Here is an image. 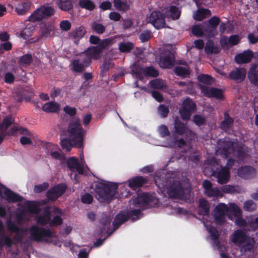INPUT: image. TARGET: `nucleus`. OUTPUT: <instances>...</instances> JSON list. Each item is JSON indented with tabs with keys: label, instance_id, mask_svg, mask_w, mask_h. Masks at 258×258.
Instances as JSON below:
<instances>
[{
	"label": "nucleus",
	"instance_id": "1",
	"mask_svg": "<svg viewBox=\"0 0 258 258\" xmlns=\"http://www.w3.org/2000/svg\"><path fill=\"white\" fill-rule=\"evenodd\" d=\"M39 203L36 202H27L24 204L23 210L21 213L17 215L18 223L29 219L28 216L36 214V220L37 223L44 225L49 223L50 225H59L62 222V219L60 215L61 212L60 209L53 207L48 208L44 210V214H37L40 210Z\"/></svg>",
	"mask_w": 258,
	"mask_h": 258
},
{
	"label": "nucleus",
	"instance_id": "2",
	"mask_svg": "<svg viewBox=\"0 0 258 258\" xmlns=\"http://www.w3.org/2000/svg\"><path fill=\"white\" fill-rule=\"evenodd\" d=\"M155 182L162 192L167 190L168 196L172 198L184 200L188 197L189 190V182L186 178L179 180L174 176L168 179L167 181H162L161 177H156Z\"/></svg>",
	"mask_w": 258,
	"mask_h": 258
},
{
	"label": "nucleus",
	"instance_id": "3",
	"mask_svg": "<svg viewBox=\"0 0 258 258\" xmlns=\"http://www.w3.org/2000/svg\"><path fill=\"white\" fill-rule=\"evenodd\" d=\"M231 220L235 219V223L239 226H245L246 222L241 217V211L238 206L233 203L229 204V206L225 204H219L213 211L215 222L218 224L223 223L225 215Z\"/></svg>",
	"mask_w": 258,
	"mask_h": 258
},
{
	"label": "nucleus",
	"instance_id": "4",
	"mask_svg": "<svg viewBox=\"0 0 258 258\" xmlns=\"http://www.w3.org/2000/svg\"><path fill=\"white\" fill-rule=\"evenodd\" d=\"M117 184L107 181L98 182L95 184V197L102 203L108 202L116 195Z\"/></svg>",
	"mask_w": 258,
	"mask_h": 258
},
{
	"label": "nucleus",
	"instance_id": "5",
	"mask_svg": "<svg viewBox=\"0 0 258 258\" xmlns=\"http://www.w3.org/2000/svg\"><path fill=\"white\" fill-rule=\"evenodd\" d=\"M236 144L234 143H231L229 141L220 140L218 142L217 149L216 150V154L217 155H220L224 158L228 156H237L239 159H242L245 157L247 154L243 149H234L236 148Z\"/></svg>",
	"mask_w": 258,
	"mask_h": 258
},
{
	"label": "nucleus",
	"instance_id": "6",
	"mask_svg": "<svg viewBox=\"0 0 258 258\" xmlns=\"http://www.w3.org/2000/svg\"><path fill=\"white\" fill-rule=\"evenodd\" d=\"M90 41L91 43L98 44V45L89 48L85 52L88 60L85 61L84 62L86 63V61L87 63L90 62L91 58H99L101 55V50L112 44L114 43V39L109 38L100 41L98 37L92 35L90 37Z\"/></svg>",
	"mask_w": 258,
	"mask_h": 258
},
{
	"label": "nucleus",
	"instance_id": "7",
	"mask_svg": "<svg viewBox=\"0 0 258 258\" xmlns=\"http://www.w3.org/2000/svg\"><path fill=\"white\" fill-rule=\"evenodd\" d=\"M68 133L69 137L74 142L75 147L80 148L83 147L85 131L78 119H75L69 124Z\"/></svg>",
	"mask_w": 258,
	"mask_h": 258
},
{
	"label": "nucleus",
	"instance_id": "8",
	"mask_svg": "<svg viewBox=\"0 0 258 258\" xmlns=\"http://www.w3.org/2000/svg\"><path fill=\"white\" fill-rule=\"evenodd\" d=\"M30 238L38 241H44L47 242H52L55 245L60 246L56 240L57 237L51 231L40 228L38 226H32L30 230Z\"/></svg>",
	"mask_w": 258,
	"mask_h": 258
},
{
	"label": "nucleus",
	"instance_id": "9",
	"mask_svg": "<svg viewBox=\"0 0 258 258\" xmlns=\"http://www.w3.org/2000/svg\"><path fill=\"white\" fill-rule=\"evenodd\" d=\"M230 241L234 244L244 249H250L254 245L253 238L248 237L242 230H235L230 236Z\"/></svg>",
	"mask_w": 258,
	"mask_h": 258
},
{
	"label": "nucleus",
	"instance_id": "10",
	"mask_svg": "<svg viewBox=\"0 0 258 258\" xmlns=\"http://www.w3.org/2000/svg\"><path fill=\"white\" fill-rule=\"evenodd\" d=\"M209 164L212 167L211 173L217 178L219 183L222 184L228 181L229 174L227 167H223L219 171L215 170L218 169L219 164L215 159H212Z\"/></svg>",
	"mask_w": 258,
	"mask_h": 258
},
{
	"label": "nucleus",
	"instance_id": "11",
	"mask_svg": "<svg viewBox=\"0 0 258 258\" xmlns=\"http://www.w3.org/2000/svg\"><path fill=\"white\" fill-rule=\"evenodd\" d=\"M154 197L148 193L139 194L137 198L133 200L135 207L142 209L148 208L152 206L151 203H154Z\"/></svg>",
	"mask_w": 258,
	"mask_h": 258
},
{
	"label": "nucleus",
	"instance_id": "12",
	"mask_svg": "<svg viewBox=\"0 0 258 258\" xmlns=\"http://www.w3.org/2000/svg\"><path fill=\"white\" fill-rule=\"evenodd\" d=\"M54 10L49 6H42L37 9L29 17L30 22H35L52 15Z\"/></svg>",
	"mask_w": 258,
	"mask_h": 258
},
{
	"label": "nucleus",
	"instance_id": "13",
	"mask_svg": "<svg viewBox=\"0 0 258 258\" xmlns=\"http://www.w3.org/2000/svg\"><path fill=\"white\" fill-rule=\"evenodd\" d=\"M163 13L160 11H154L147 18V22L151 23L155 28L158 29L164 28L165 26V21Z\"/></svg>",
	"mask_w": 258,
	"mask_h": 258
},
{
	"label": "nucleus",
	"instance_id": "14",
	"mask_svg": "<svg viewBox=\"0 0 258 258\" xmlns=\"http://www.w3.org/2000/svg\"><path fill=\"white\" fill-rule=\"evenodd\" d=\"M196 109L195 104L189 98L185 99L182 104V107L179 110V113L183 120H188L191 116V113Z\"/></svg>",
	"mask_w": 258,
	"mask_h": 258
},
{
	"label": "nucleus",
	"instance_id": "15",
	"mask_svg": "<svg viewBox=\"0 0 258 258\" xmlns=\"http://www.w3.org/2000/svg\"><path fill=\"white\" fill-rule=\"evenodd\" d=\"M202 93L205 96L217 99L224 98V90L217 88L210 87L201 85L200 86Z\"/></svg>",
	"mask_w": 258,
	"mask_h": 258
},
{
	"label": "nucleus",
	"instance_id": "16",
	"mask_svg": "<svg viewBox=\"0 0 258 258\" xmlns=\"http://www.w3.org/2000/svg\"><path fill=\"white\" fill-rule=\"evenodd\" d=\"M68 167L73 171H77L79 174L83 173V169L85 167V162L84 159V155L82 153L80 154V162L75 157H72L68 159L67 161Z\"/></svg>",
	"mask_w": 258,
	"mask_h": 258
},
{
	"label": "nucleus",
	"instance_id": "17",
	"mask_svg": "<svg viewBox=\"0 0 258 258\" xmlns=\"http://www.w3.org/2000/svg\"><path fill=\"white\" fill-rule=\"evenodd\" d=\"M46 149L47 153L50 155L51 158L57 159L60 162L63 161V156L58 146L48 143L46 144Z\"/></svg>",
	"mask_w": 258,
	"mask_h": 258
},
{
	"label": "nucleus",
	"instance_id": "18",
	"mask_svg": "<svg viewBox=\"0 0 258 258\" xmlns=\"http://www.w3.org/2000/svg\"><path fill=\"white\" fill-rule=\"evenodd\" d=\"M66 188L65 184L57 185L48 191L47 197L50 200H54L60 197L64 192Z\"/></svg>",
	"mask_w": 258,
	"mask_h": 258
},
{
	"label": "nucleus",
	"instance_id": "19",
	"mask_svg": "<svg viewBox=\"0 0 258 258\" xmlns=\"http://www.w3.org/2000/svg\"><path fill=\"white\" fill-rule=\"evenodd\" d=\"M0 197L8 202H15L21 200V197L7 188L0 185Z\"/></svg>",
	"mask_w": 258,
	"mask_h": 258
},
{
	"label": "nucleus",
	"instance_id": "20",
	"mask_svg": "<svg viewBox=\"0 0 258 258\" xmlns=\"http://www.w3.org/2000/svg\"><path fill=\"white\" fill-rule=\"evenodd\" d=\"M132 72L137 76L140 77L143 74L145 76L157 77L158 72L152 67H148L146 69L137 68L135 65L132 67Z\"/></svg>",
	"mask_w": 258,
	"mask_h": 258
},
{
	"label": "nucleus",
	"instance_id": "21",
	"mask_svg": "<svg viewBox=\"0 0 258 258\" xmlns=\"http://www.w3.org/2000/svg\"><path fill=\"white\" fill-rule=\"evenodd\" d=\"M203 186L205 188V194L209 197H218L222 196V193L219 189L217 187L212 188L211 183L205 180L203 183Z\"/></svg>",
	"mask_w": 258,
	"mask_h": 258
},
{
	"label": "nucleus",
	"instance_id": "22",
	"mask_svg": "<svg viewBox=\"0 0 258 258\" xmlns=\"http://www.w3.org/2000/svg\"><path fill=\"white\" fill-rule=\"evenodd\" d=\"M246 73V71L244 68H236L230 73L229 77L234 81L239 82L244 79Z\"/></svg>",
	"mask_w": 258,
	"mask_h": 258
},
{
	"label": "nucleus",
	"instance_id": "23",
	"mask_svg": "<svg viewBox=\"0 0 258 258\" xmlns=\"http://www.w3.org/2000/svg\"><path fill=\"white\" fill-rule=\"evenodd\" d=\"M203 223L206 227L210 237L216 245L217 248L219 249L220 248L218 246V243H217V239L219 237V233L217 230L214 227L211 226V223L209 221L206 220L205 218L203 219Z\"/></svg>",
	"mask_w": 258,
	"mask_h": 258
},
{
	"label": "nucleus",
	"instance_id": "24",
	"mask_svg": "<svg viewBox=\"0 0 258 258\" xmlns=\"http://www.w3.org/2000/svg\"><path fill=\"white\" fill-rule=\"evenodd\" d=\"M220 20L218 17H212L209 21V25L206 28V34H207V36L210 37L214 36L216 33V28L217 26L219 24Z\"/></svg>",
	"mask_w": 258,
	"mask_h": 258
},
{
	"label": "nucleus",
	"instance_id": "25",
	"mask_svg": "<svg viewBox=\"0 0 258 258\" xmlns=\"http://www.w3.org/2000/svg\"><path fill=\"white\" fill-rule=\"evenodd\" d=\"M180 10L175 6H171L165 11L164 17L169 20H175L179 18Z\"/></svg>",
	"mask_w": 258,
	"mask_h": 258
},
{
	"label": "nucleus",
	"instance_id": "26",
	"mask_svg": "<svg viewBox=\"0 0 258 258\" xmlns=\"http://www.w3.org/2000/svg\"><path fill=\"white\" fill-rule=\"evenodd\" d=\"M252 57V53L249 50L237 55L235 57V61L239 64L249 62Z\"/></svg>",
	"mask_w": 258,
	"mask_h": 258
},
{
	"label": "nucleus",
	"instance_id": "27",
	"mask_svg": "<svg viewBox=\"0 0 258 258\" xmlns=\"http://www.w3.org/2000/svg\"><path fill=\"white\" fill-rule=\"evenodd\" d=\"M254 169L251 167L244 166L239 168L237 171L238 176L242 178H249L255 174Z\"/></svg>",
	"mask_w": 258,
	"mask_h": 258
},
{
	"label": "nucleus",
	"instance_id": "28",
	"mask_svg": "<svg viewBox=\"0 0 258 258\" xmlns=\"http://www.w3.org/2000/svg\"><path fill=\"white\" fill-rule=\"evenodd\" d=\"M239 40L240 39L238 36L233 35L230 36L228 39L222 38L220 40V42L222 47L226 48L229 45L232 46L236 45L238 43Z\"/></svg>",
	"mask_w": 258,
	"mask_h": 258
},
{
	"label": "nucleus",
	"instance_id": "29",
	"mask_svg": "<svg viewBox=\"0 0 258 258\" xmlns=\"http://www.w3.org/2000/svg\"><path fill=\"white\" fill-rule=\"evenodd\" d=\"M174 128L176 133L179 135H183L185 133L189 132L190 135H194L193 133L188 131L184 123L178 118L176 119L174 121Z\"/></svg>",
	"mask_w": 258,
	"mask_h": 258
},
{
	"label": "nucleus",
	"instance_id": "30",
	"mask_svg": "<svg viewBox=\"0 0 258 258\" xmlns=\"http://www.w3.org/2000/svg\"><path fill=\"white\" fill-rule=\"evenodd\" d=\"M146 182L147 180L142 177H137L128 181V186L133 189L141 186Z\"/></svg>",
	"mask_w": 258,
	"mask_h": 258
},
{
	"label": "nucleus",
	"instance_id": "31",
	"mask_svg": "<svg viewBox=\"0 0 258 258\" xmlns=\"http://www.w3.org/2000/svg\"><path fill=\"white\" fill-rule=\"evenodd\" d=\"M59 109V105L55 102H47L42 107V110L46 112H56Z\"/></svg>",
	"mask_w": 258,
	"mask_h": 258
},
{
	"label": "nucleus",
	"instance_id": "32",
	"mask_svg": "<svg viewBox=\"0 0 258 258\" xmlns=\"http://www.w3.org/2000/svg\"><path fill=\"white\" fill-rule=\"evenodd\" d=\"M209 204L203 199L199 200V212L200 215L207 216L209 214Z\"/></svg>",
	"mask_w": 258,
	"mask_h": 258
},
{
	"label": "nucleus",
	"instance_id": "33",
	"mask_svg": "<svg viewBox=\"0 0 258 258\" xmlns=\"http://www.w3.org/2000/svg\"><path fill=\"white\" fill-rule=\"evenodd\" d=\"M175 73L178 76L185 78L189 76L190 72L187 66L182 64V66H179L175 68Z\"/></svg>",
	"mask_w": 258,
	"mask_h": 258
},
{
	"label": "nucleus",
	"instance_id": "34",
	"mask_svg": "<svg viewBox=\"0 0 258 258\" xmlns=\"http://www.w3.org/2000/svg\"><path fill=\"white\" fill-rule=\"evenodd\" d=\"M28 2H19L15 5L16 11L19 15H23L28 10L30 7Z\"/></svg>",
	"mask_w": 258,
	"mask_h": 258
},
{
	"label": "nucleus",
	"instance_id": "35",
	"mask_svg": "<svg viewBox=\"0 0 258 258\" xmlns=\"http://www.w3.org/2000/svg\"><path fill=\"white\" fill-rule=\"evenodd\" d=\"M156 145L161 146L164 147H175L177 145V147L181 148L185 146V142L182 139H180L178 141H176L175 139H173V141L170 142H165L163 143H154Z\"/></svg>",
	"mask_w": 258,
	"mask_h": 258
},
{
	"label": "nucleus",
	"instance_id": "36",
	"mask_svg": "<svg viewBox=\"0 0 258 258\" xmlns=\"http://www.w3.org/2000/svg\"><path fill=\"white\" fill-rule=\"evenodd\" d=\"M174 60L171 55L167 57L161 58L159 62L160 67L163 68H169L173 65Z\"/></svg>",
	"mask_w": 258,
	"mask_h": 258
},
{
	"label": "nucleus",
	"instance_id": "37",
	"mask_svg": "<svg viewBox=\"0 0 258 258\" xmlns=\"http://www.w3.org/2000/svg\"><path fill=\"white\" fill-rule=\"evenodd\" d=\"M210 15V11L209 10L199 9L194 14V18L196 20L201 21Z\"/></svg>",
	"mask_w": 258,
	"mask_h": 258
},
{
	"label": "nucleus",
	"instance_id": "38",
	"mask_svg": "<svg viewBox=\"0 0 258 258\" xmlns=\"http://www.w3.org/2000/svg\"><path fill=\"white\" fill-rule=\"evenodd\" d=\"M128 216L126 212L118 214L115 217L113 222V226L117 228L119 225L127 220Z\"/></svg>",
	"mask_w": 258,
	"mask_h": 258
},
{
	"label": "nucleus",
	"instance_id": "39",
	"mask_svg": "<svg viewBox=\"0 0 258 258\" xmlns=\"http://www.w3.org/2000/svg\"><path fill=\"white\" fill-rule=\"evenodd\" d=\"M248 77L251 83L258 86V71L255 66L252 67L248 74Z\"/></svg>",
	"mask_w": 258,
	"mask_h": 258
},
{
	"label": "nucleus",
	"instance_id": "40",
	"mask_svg": "<svg viewBox=\"0 0 258 258\" xmlns=\"http://www.w3.org/2000/svg\"><path fill=\"white\" fill-rule=\"evenodd\" d=\"M114 6L118 11H125L129 9V4L127 2L121 0H113Z\"/></svg>",
	"mask_w": 258,
	"mask_h": 258
},
{
	"label": "nucleus",
	"instance_id": "41",
	"mask_svg": "<svg viewBox=\"0 0 258 258\" xmlns=\"http://www.w3.org/2000/svg\"><path fill=\"white\" fill-rule=\"evenodd\" d=\"M57 6L62 11H69L72 8V5L70 0H58Z\"/></svg>",
	"mask_w": 258,
	"mask_h": 258
},
{
	"label": "nucleus",
	"instance_id": "42",
	"mask_svg": "<svg viewBox=\"0 0 258 258\" xmlns=\"http://www.w3.org/2000/svg\"><path fill=\"white\" fill-rule=\"evenodd\" d=\"M41 36L44 38H48L51 36V33L53 30V27L43 24L41 27Z\"/></svg>",
	"mask_w": 258,
	"mask_h": 258
},
{
	"label": "nucleus",
	"instance_id": "43",
	"mask_svg": "<svg viewBox=\"0 0 258 258\" xmlns=\"http://www.w3.org/2000/svg\"><path fill=\"white\" fill-rule=\"evenodd\" d=\"M22 134L27 135L28 137L23 136L20 139L21 143L23 145H28L31 143L30 137H31V133L26 129H22Z\"/></svg>",
	"mask_w": 258,
	"mask_h": 258
},
{
	"label": "nucleus",
	"instance_id": "44",
	"mask_svg": "<svg viewBox=\"0 0 258 258\" xmlns=\"http://www.w3.org/2000/svg\"><path fill=\"white\" fill-rule=\"evenodd\" d=\"M198 81L206 85H211L214 82V79L212 78L211 76L205 75L201 74L198 77Z\"/></svg>",
	"mask_w": 258,
	"mask_h": 258
},
{
	"label": "nucleus",
	"instance_id": "45",
	"mask_svg": "<svg viewBox=\"0 0 258 258\" xmlns=\"http://www.w3.org/2000/svg\"><path fill=\"white\" fill-rule=\"evenodd\" d=\"M61 146L63 150L70 151L73 146H75L74 142L69 138V139H63L61 141Z\"/></svg>",
	"mask_w": 258,
	"mask_h": 258
},
{
	"label": "nucleus",
	"instance_id": "46",
	"mask_svg": "<svg viewBox=\"0 0 258 258\" xmlns=\"http://www.w3.org/2000/svg\"><path fill=\"white\" fill-rule=\"evenodd\" d=\"M34 30V27L27 25L21 32L20 35L21 37L27 39L31 36L32 32Z\"/></svg>",
	"mask_w": 258,
	"mask_h": 258
},
{
	"label": "nucleus",
	"instance_id": "47",
	"mask_svg": "<svg viewBox=\"0 0 258 258\" xmlns=\"http://www.w3.org/2000/svg\"><path fill=\"white\" fill-rule=\"evenodd\" d=\"M204 29L206 33L205 30L206 29H205V27H203L200 25H195L192 28V33L197 36H201L204 33ZM205 35L207 36V34L205 33Z\"/></svg>",
	"mask_w": 258,
	"mask_h": 258
},
{
	"label": "nucleus",
	"instance_id": "48",
	"mask_svg": "<svg viewBox=\"0 0 258 258\" xmlns=\"http://www.w3.org/2000/svg\"><path fill=\"white\" fill-rule=\"evenodd\" d=\"M151 86L153 88L157 89H163L166 87V84L165 82L161 80L155 79L150 82Z\"/></svg>",
	"mask_w": 258,
	"mask_h": 258
},
{
	"label": "nucleus",
	"instance_id": "49",
	"mask_svg": "<svg viewBox=\"0 0 258 258\" xmlns=\"http://www.w3.org/2000/svg\"><path fill=\"white\" fill-rule=\"evenodd\" d=\"M232 122V119L229 117L228 114H225V119L221 123V128L223 130H227L231 126Z\"/></svg>",
	"mask_w": 258,
	"mask_h": 258
},
{
	"label": "nucleus",
	"instance_id": "50",
	"mask_svg": "<svg viewBox=\"0 0 258 258\" xmlns=\"http://www.w3.org/2000/svg\"><path fill=\"white\" fill-rule=\"evenodd\" d=\"M79 4L82 8L89 10H92L95 7L94 4L90 0H80Z\"/></svg>",
	"mask_w": 258,
	"mask_h": 258
},
{
	"label": "nucleus",
	"instance_id": "51",
	"mask_svg": "<svg viewBox=\"0 0 258 258\" xmlns=\"http://www.w3.org/2000/svg\"><path fill=\"white\" fill-rule=\"evenodd\" d=\"M133 44L130 42H122L120 43L119 49L122 52L130 51L133 48Z\"/></svg>",
	"mask_w": 258,
	"mask_h": 258
},
{
	"label": "nucleus",
	"instance_id": "52",
	"mask_svg": "<svg viewBox=\"0 0 258 258\" xmlns=\"http://www.w3.org/2000/svg\"><path fill=\"white\" fill-rule=\"evenodd\" d=\"M86 31L83 27H79L72 33V36L76 39H80L83 37Z\"/></svg>",
	"mask_w": 258,
	"mask_h": 258
},
{
	"label": "nucleus",
	"instance_id": "53",
	"mask_svg": "<svg viewBox=\"0 0 258 258\" xmlns=\"http://www.w3.org/2000/svg\"><path fill=\"white\" fill-rule=\"evenodd\" d=\"M91 28L93 30L97 33H102L105 30V27L103 25L96 22L92 24Z\"/></svg>",
	"mask_w": 258,
	"mask_h": 258
},
{
	"label": "nucleus",
	"instance_id": "54",
	"mask_svg": "<svg viewBox=\"0 0 258 258\" xmlns=\"http://www.w3.org/2000/svg\"><path fill=\"white\" fill-rule=\"evenodd\" d=\"M72 69L76 72H80L84 70V66L77 60H74L72 63Z\"/></svg>",
	"mask_w": 258,
	"mask_h": 258
},
{
	"label": "nucleus",
	"instance_id": "55",
	"mask_svg": "<svg viewBox=\"0 0 258 258\" xmlns=\"http://www.w3.org/2000/svg\"><path fill=\"white\" fill-rule=\"evenodd\" d=\"M32 61V56L31 55L26 54L22 56L20 61L22 66H26L31 63Z\"/></svg>",
	"mask_w": 258,
	"mask_h": 258
},
{
	"label": "nucleus",
	"instance_id": "56",
	"mask_svg": "<svg viewBox=\"0 0 258 258\" xmlns=\"http://www.w3.org/2000/svg\"><path fill=\"white\" fill-rule=\"evenodd\" d=\"M243 208L247 211H252L255 209L256 205L252 201H248L244 203Z\"/></svg>",
	"mask_w": 258,
	"mask_h": 258
},
{
	"label": "nucleus",
	"instance_id": "57",
	"mask_svg": "<svg viewBox=\"0 0 258 258\" xmlns=\"http://www.w3.org/2000/svg\"><path fill=\"white\" fill-rule=\"evenodd\" d=\"M59 27L61 30L66 31L70 30L71 27V24L69 21L63 20L60 22Z\"/></svg>",
	"mask_w": 258,
	"mask_h": 258
},
{
	"label": "nucleus",
	"instance_id": "58",
	"mask_svg": "<svg viewBox=\"0 0 258 258\" xmlns=\"http://www.w3.org/2000/svg\"><path fill=\"white\" fill-rule=\"evenodd\" d=\"M158 132L162 137L168 136L169 134L167 127L164 125H161L159 127Z\"/></svg>",
	"mask_w": 258,
	"mask_h": 258
},
{
	"label": "nucleus",
	"instance_id": "59",
	"mask_svg": "<svg viewBox=\"0 0 258 258\" xmlns=\"http://www.w3.org/2000/svg\"><path fill=\"white\" fill-rule=\"evenodd\" d=\"M159 114L162 117H166L169 112L168 108L164 105H160L158 109Z\"/></svg>",
	"mask_w": 258,
	"mask_h": 258
},
{
	"label": "nucleus",
	"instance_id": "60",
	"mask_svg": "<svg viewBox=\"0 0 258 258\" xmlns=\"http://www.w3.org/2000/svg\"><path fill=\"white\" fill-rule=\"evenodd\" d=\"M93 198L89 194H85L81 198V201L84 204H90L92 202Z\"/></svg>",
	"mask_w": 258,
	"mask_h": 258
},
{
	"label": "nucleus",
	"instance_id": "61",
	"mask_svg": "<svg viewBox=\"0 0 258 258\" xmlns=\"http://www.w3.org/2000/svg\"><path fill=\"white\" fill-rule=\"evenodd\" d=\"M48 186V185L47 183H43L42 184L35 186L34 190L35 192L39 193L46 189Z\"/></svg>",
	"mask_w": 258,
	"mask_h": 258
},
{
	"label": "nucleus",
	"instance_id": "62",
	"mask_svg": "<svg viewBox=\"0 0 258 258\" xmlns=\"http://www.w3.org/2000/svg\"><path fill=\"white\" fill-rule=\"evenodd\" d=\"M194 122L198 125H201L205 122V118L202 116L196 115L194 117Z\"/></svg>",
	"mask_w": 258,
	"mask_h": 258
},
{
	"label": "nucleus",
	"instance_id": "63",
	"mask_svg": "<svg viewBox=\"0 0 258 258\" xmlns=\"http://www.w3.org/2000/svg\"><path fill=\"white\" fill-rule=\"evenodd\" d=\"M12 122V118L10 116H8L4 119L2 127L6 130Z\"/></svg>",
	"mask_w": 258,
	"mask_h": 258
},
{
	"label": "nucleus",
	"instance_id": "64",
	"mask_svg": "<svg viewBox=\"0 0 258 258\" xmlns=\"http://www.w3.org/2000/svg\"><path fill=\"white\" fill-rule=\"evenodd\" d=\"M64 111L71 116H74L76 113V110L74 107H69L68 106H66L63 108Z\"/></svg>",
	"mask_w": 258,
	"mask_h": 258
}]
</instances>
